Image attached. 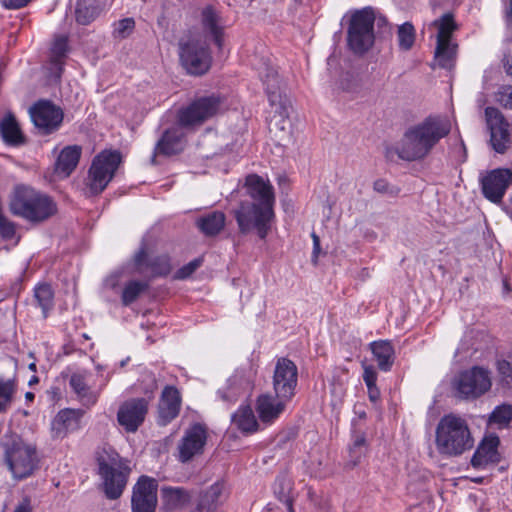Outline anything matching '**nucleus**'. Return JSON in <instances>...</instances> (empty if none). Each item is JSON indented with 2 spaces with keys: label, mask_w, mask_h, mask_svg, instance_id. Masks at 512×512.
Masks as SVG:
<instances>
[{
  "label": "nucleus",
  "mask_w": 512,
  "mask_h": 512,
  "mask_svg": "<svg viewBox=\"0 0 512 512\" xmlns=\"http://www.w3.org/2000/svg\"><path fill=\"white\" fill-rule=\"evenodd\" d=\"M447 133L446 115H429L405 131L403 138L395 147V152L406 161L422 159Z\"/></svg>",
  "instance_id": "nucleus-1"
},
{
  "label": "nucleus",
  "mask_w": 512,
  "mask_h": 512,
  "mask_svg": "<svg viewBox=\"0 0 512 512\" xmlns=\"http://www.w3.org/2000/svg\"><path fill=\"white\" fill-rule=\"evenodd\" d=\"M220 110V99L215 96L202 97L194 101L179 115V126L167 130L155 147V154L173 155L183 150V127L201 125Z\"/></svg>",
  "instance_id": "nucleus-2"
},
{
  "label": "nucleus",
  "mask_w": 512,
  "mask_h": 512,
  "mask_svg": "<svg viewBox=\"0 0 512 512\" xmlns=\"http://www.w3.org/2000/svg\"><path fill=\"white\" fill-rule=\"evenodd\" d=\"M259 76L266 87L271 108L269 111V130L279 140H284L289 137L291 132V100L282 93L281 81L274 67L263 63L259 68Z\"/></svg>",
  "instance_id": "nucleus-3"
},
{
  "label": "nucleus",
  "mask_w": 512,
  "mask_h": 512,
  "mask_svg": "<svg viewBox=\"0 0 512 512\" xmlns=\"http://www.w3.org/2000/svg\"><path fill=\"white\" fill-rule=\"evenodd\" d=\"M12 214L31 223H41L56 213V204L46 194L28 186H17L11 196Z\"/></svg>",
  "instance_id": "nucleus-4"
},
{
  "label": "nucleus",
  "mask_w": 512,
  "mask_h": 512,
  "mask_svg": "<svg viewBox=\"0 0 512 512\" xmlns=\"http://www.w3.org/2000/svg\"><path fill=\"white\" fill-rule=\"evenodd\" d=\"M239 231L247 234L255 231L259 238L265 239L269 234L275 218L274 206L269 204L242 202L234 210Z\"/></svg>",
  "instance_id": "nucleus-5"
},
{
  "label": "nucleus",
  "mask_w": 512,
  "mask_h": 512,
  "mask_svg": "<svg viewBox=\"0 0 512 512\" xmlns=\"http://www.w3.org/2000/svg\"><path fill=\"white\" fill-rule=\"evenodd\" d=\"M5 463L15 480L31 477L39 469L40 458L35 445L15 439L5 448Z\"/></svg>",
  "instance_id": "nucleus-6"
},
{
  "label": "nucleus",
  "mask_w": 512,
  "mask_h": 512,
  "mask_svg": "<svg viewBox=\"0 0 512 512\" xmlns=\"http://www.w3.org/2000/svg\"><path fill=\"white\" fill-rule=\"evenodd\" d=\"M491 387V372L482 366L463 370L453 380L454 396L460 400H477L488 393Z\"/></svg>",
  "instance_id": "nucleus-7"
},
{
  "label": "nucleus",
  "mask_w": 512,
  "mask_h": 512,
  "mask_svg": "<svg viewBox=\"0 0 512 512\" xmlns=\"http://www.w3.org/2000/svg\"><path fill=\"white\" fill-rule=\"evenodd\" d=\"M99 475L103 480L106 496L117 499L126 486L130 468L117 453L101 455L98 458Z\"/></svg>",
  "instance_id": "nucleus-8"
},
{
  "label": "nucleus",
  "mask_w": 512,
  "mask_h": 512,
  "mask_svg": "<svg viewBox=\"0 0 512 512\" xmlns=\"http://www.w3.org/2000/svg\"><path fill=\"white\" fill-rule=\"evenodd\" d=\"M147 397L133 398L123 402L117 412V421L128 433H134L143 424L148 412L149 401L157 389L156 379L152 374L147 375Z\"/></svg>",
  "instance_id": "nucleus-9"
},
{
  "label": "nucleus",
  "mask_w": 512,
  "mask_h": 512,
  "mask_svg": "<svg viewBox=\"0 0 512 512\" xmlns=\"http://www.w3.org/2000/svg\"><path fill=\"white\" fill-rule=\"evenodd\" d=\"M375 14L371 8L356 11L350 20L348 28V45L357 54H363L374 44Z\"/></svg>",
  "instance_id": "nucleus-10"
},
{
  "label": "nucleus",
  "mask_w": 512,
  "mask_h": 512,
  "mask_svg": "<svg viewBox=\"0 0 512 512\" xmlns=\"http://www.w3.org/2000/svg\"><path fill=\"white\" fill-rule=\"evenodd\" d=\"M120 162V153L110 150L102 151L93 159L86 182L91 194H99L108 186Z\"/></svg>",
  "instance_id": "nucleus-11"
},
{
  "label": "nucleus",
  "mask_w": 512,
  "mask_h": 512,
  "mask_svg": "<svg viewBox=\"0 0 512 512\" xmlns=\"http://www.w3.org/2000/svg\"><path fill=\"white\" fill-rule=\"evenodd\" d=\"M179 57L182 66L192 75L206 73L212 62L207 42L202 36H193L181 43Z\"/></svg>",
  "instance_id": "nucleus-12"
},
{
  "label": "nucleus",
  "mask_w": 512,
  "mask_h": 512,
  "mask_svg": "<svg viewBox=\"0 0 512 512\" xmlns=\"http://www.w3.org/2000/svg\"><path fill=\"white\" fill-rule=\"evenodd\" d=\"M256 374L257 369L253 363L241 365L228 378L225 386L217 391V395L225 403L236 402L240 396L253 390Z\"/></svg>",
  "instance_id": "nucleus-13"
},
{
  "label": "nucleus",
  "mask_w": 512,
  "mask_h": 512,
  "mask_svg": "<svg viewBox=\"0 0 512 512\" xmlns=\"http://www.w3.org/2000/svg\"><path fill=\"white\" fill-rule=\"evenodd\" d=\"M430 38H435L436 45L434 57L430 67L445 69L448 66V12L443 13L438 19L428 25Z\"/></svg>",
  "instance_id": "nucleus-14"
},
{
  "label": "nucleus",
  "mask_w": 512,
  "mask_h": 512,
  "mask_svg": "<svg viewBox=\"0 0 512 512\" xmlns=\"http://www.w3.org/2000/svg\"><path fill=\"white\" fill-rule=\"evenodd\" d=\"M511 184L512 171L507 168L491 170L481 179V189L484 197L495 204L502 201Z\"/></svg>",
  "instance_id": "nucleus-15"
},
{
  "label": "nucleus",
  "mask_w": 512,
  "mask_h": 512,
  "mask_svg": "<svg viewBox=\"0 0 512 512\" xmlns=\"http://www.w3.org/2000/svg\"><path fill=\"white\" fill-rule=\"evenodd\" d=\"M297 367L287 358L277 361L273 375V389L277 396L291 399L297 385Z\"/></svg>",
  "instance_id": "nucleus-16"
},
{
  "label": "nucleus",
  "mask_w": 512,
  "mask_h": 512,
  "mask_svg": "<svg viewBox=\"0 0 512 512\" xmlns=\"http://www.w3.org/2000/svg\"><path fill=\"white\" fill-rule=\"evenodd\" d=\"M30 117L34 125L43 133L57 130L63 120V112L49 101H39L30 108Z\"/></svg>",
  "instance_id": "nucleus-17"
},
{
  "label": "nucleus",
  "mask_w": 512,
  "mask_h": 512,
  "mask_svg": "<svg viewBox=\"0 0 512 512\" xmlns=\"http://www.w3.org/2000/svg\"><path fill=\"white\" fill-rule=\"evenodd\" d=\"M207 440V433L201 424H194L188 428L177 445V458L186 463L201 454Z\"/></svg>",
  "instance_id": "nucleus-18"
},
{
  "label": "nucleus",
  "mask_w": 512,
  "mask_h": 512,
  "mask_svg": "<svg viewBox=\"0 0 512 512\" xmlns=\"http://www.w3.org/2000/svg\"><path fill=\"white\" fill-rule=\"evenodd\" d=\"M157 481L141 476L133 488V512H155L157 505Z\"/></svg>",
  "instance_id": "nucleus-19"
},
{
  "label": "nucleus",
  "mask_w": 512,
  "mask_h": 512,
  "mask_svg": "<svg viewBox=\"0 0 512 512\" xmlns=\"http://www.w3.org/2000/svg\"><path fill=\"white\" fill-rule=\"evenodd\" d=\"M485 115L490 130L491 145L496 152L504 153L509 144V125L501 112L496 108L487 107Z\"/></svg>",
  "instance_id": "nucleus-20"
},
{
  "label": "nucleus",
  "mask_w": 512,
  "mask_h": 512,
  "mask_svg": "<svg viewBox=\"0 0 512 512\" xmlns=\"http://www.w3.org/2000/svg\"><path fill=\"white\" fill-rule=\"evenodd\" d=\"M500 438L495 433L486 434L479 443L471 459L474 468H486L502 460L499 452Z\"/></svg>",
  "instance_id": "nucleus-21"
},
{
  "label": "nucleus",
  "mask_w": 512,
  "mask_h": 512,
  "mask_svg": "<svg viewBox=\"0 0 512 512\" xmlns=\"http://www.w3.org/2000/svg\"><path fill=\"white\" fill-rule=\"evenodd\" d=\"M134 266L138 273L151 276L167 275L171 270L168 256H151L144 245L134 257Z\"/></svg>",
  "instance_id": "nucleus-22"
},
{
  "label": "nucleus",
  "mask_w": 512,
  "mask_h": 512,
  "mask_svg": "<svg viewBox=\"0 0 512 512\" xmlns=\"http://www.w3.org/2000/svg\"><path fill=\"white\" fill-rule=\"evenodd\" d=\"M473 446L474 439L466 420L450 414V456L461 455L471 450Z\"/></svg>",
  "instance_id": "nucleus-23"
},
{
  "label": "nucleus",
  "mask_w": 512,
  "mask_h": 512,
  "mask_svg": "<svg viewBox=\"0 0 512 512\" xmlns=\"http://www.w3.org/2000/svg\"><path fill=\"white\" fill-rule=\"evenodd\" d=\"M290 400L291 399L279 397L276 394L273 396L269 393L258 396L256 401V411L261 423L265 425L273 424L284 412L286 405Z\"/></svg>",
  "instance_id": "nucleus-24"
},
{
  "label": "nucleus",
  "mask_w": 512,
  "mask_h": 512,
  "mask_svg": "<svg viewBox=\"0 0 512 512\" xmlns=\"http://www.w3.org/2000/svg\"><path fill=\"white\" fill-rule=\"evenodd\" d=\"M83 411L79 409H64L58 412L51 423L52 437L64 438L68 433L80 428Z\"/></svg>",
  "instance_id": "nucleus-25"
},
{
  "label": "nucleus",
  "mask_w": 512,
  "mask_h": 512,
  "mask_svg": "<svg viewBox=\"0 0 512 512\" xmlns=\"http://www.w3.org/2000/svg\"><path fill=\"white\" fill-rule=\"evenodd\" d=\"M180 405L181 399L179 391L172 386L165 387L158 407L159 423L166 425L171 422L178 415Z\"/></svg>",
  "instance_id": "nucleus-26"
},
{
  "label": "nucleus",
  "mask_w": 512,
  "mask_h": 512,
  "mask_svg": "<svg viewBox=\"0 0 512 512\" xmlns=\"http://www.w3.org/2000/svg\"><path fill=\"white\" fill-rule=\"evenodd\" d=\"M246 188L253 203L269 204L274 206L275 196L272 185L258 175H249L246 178Z\"/></svg>",
  "instance_id": "nucleus-27"
},
{
  "label": "nucleus",
  "mask_w": 512,
  "mask_h": 512,
  "mask_svg": "<svg viewBox=\"0 0 512 512\" xmlns=\"http://www.w3.org/2000/svg\"><path fill=\"white\" fill-rule=\"evenodd\" d=\"M90 373L87 370H77L70 376L69 384L78 399L85 406H92L97 402L98 393L87 384Z\"/></svg>",
  "instance_id": "nucleus-28"
},
{
  "label": "nucleus",
  "mask_w": 512,
  "mask_h": 512,
  "mask_svg": "<svg viewBox=\"0 0 512 512\" xmlns=\"http://www.w3.org/2000/svg\"><path fill=\"white\" fill-rule=\"evenodd\" d=\"M223 499L224 484L217 481L200 494L198 503L192 512H216Z\"/></svg>",
  "instance_id": "nucleus-29"
},
{
  "label": "nucleus",
  "mask_w": 512,
  "mask_h": 512,
  "mask_svg": "<svg viewBox=\"0 0 512 512\" xmlns=\"http://www.w3.org/2000/svg\"><path fill=\"white\" fill-rule=\"evenodd\" d=\"M163 507L168 511L182 509L191 500V494L183 487L163 486L161 488Z\"/></svg>",
  "instance_id": "nucleus-30"
},
{
  "label": "nucleus",
  "mask_w": 512,
  "mask_h": 512,
  "mask_svg": "<svg viewBox=\"0 0 512 512\" xmlns=\"http://www.w3.org/2000/svg\"><path fill=\"white\" fill-rule=\"evenodd\" d=\"M82 149L78 145L67 146L60 152L55 172L61 177H68L77 167Z\"/></svg>",
  "instance_id": "nucleus-31"
},
{
  "label": "nucleus",
  "mask_w": 512,
  "mask_h": 512,
  "mask_svg": "<svg viewBox=\"0 0 512 512\" xmlns=\"http://www.w3.org/2000/svg\"><path fill=\"white\" fill-rule=\"evenodd\" d=\"M371 351L379 369L389 371L394 362V348L389 341L380 340L371 343Z\"/></svg>",
  "instance_id": "nucleus-32"
},
{
  "label": "nucleus",
  "mask_w": 512,
  "mask_h": 512,
  "mask_svg": "<svg viewBox=\"0 0 512 512\" xmlns=\"http://www.w3.org/2000/svg\"><path fill=\"white\" fill-rule=\"evenodd\" d=\"M435 450H431L430 455L433 458H436L437 462H441L438 459V455L442 456L443 459H446L448 455V415H444L438 426L436 428V436H435ZM440 466H444V463H439Z\"/></svg>",
  "instance_id": "nucleus-33"
},
{
  "label": "nucleus",
  "mask_w": 512,
  "mask_h": 512,
  "mask_svg": "<svg viewBox=\"0 0 512 512\" xmlns=\"http://www.w3.org/2000/svg\"><path fill=\"white\" fill-rule=\"evenodd\" d=\"M225 214L220 211H214L197 219L196 224L202 233L206 236L217 235L225 225Z\"/></svg>",
  "instance_id": "nucleus-34"
},
{
  "label": "nucleus",
  "mask_w": 512,
  "mask_h": 512,
  "mask_svg": "<svg viewBox=\"0 0 512 512\" xmlns=\"http://www.w3.org/2000/svg\"><path fill=\"white\" fill-rule=\"evenodd\" d=\"M233 423L244 433L259 430V423L250 406H241L232 416Z\"/></svg>",
  "instance_id": "nucleus-35"
},
{
  "label": "nucleus",
  "mask_w": 512,
  "mask_h": 512,
  "mask_svg": "<svg viewBox=\"0 0 512 512\" xmlns=\"http://www.w3.org/2000/svg\"><path fill=\"white\" fill-rule=\"evenodd\" d=\"M0 133L3 140L11 145L23 143V135L15 117L8 113L0 122Z\"/></svg>",
  "instance_id": "nucleus-36"
},
{
  "label": "nucleus",
  "mask_w": 512,
  "mask_h": 512,
  "mask_svg": "<svg viewBox=\"0 0 512 512\" xmlns=\"http://www.w3.org/2000/svg\"><path fill=\"white\" fill-rule=\"evenodd\" d=\"M202 24L204 29L211 34L215 43L221 46L222 27L219 25L218 15L212 8L207 7L203 10Z\"/></svg>",
  "instance_id": "nucleus-37"
},
{
  "label": "nucleus",
  "mask_w": 512,
  "mask_h": 512,
  "mask_svg": "<svg viewBox=\"0 0 512 512\" xmlns=\"http://www.w3.org/2000/svg\"><path fill=\"white\" fill-rule=\"evenodd\" d=\"M68 52V39L66 36H58L55 38L50 52V61L57 70V75L62 69L63 60Z\"/></svg>",
  "instance_id": "nucleus-38"
},
{
  "label": "nucleus",
  "mask_w": 512,
  "mask_h": 512,
  "mask_svg": "<svg viewBox=\"0 0 512 512\" xmlns=\"http://www.w3.org/2000/svg\"><path fill=\"white\" fill-rule=\"evenodd\" d=\"M416 40V30L411 22H405L397 27V44L401 51H409Z\"/></svg>",
  "instance_id": "nucleus-39"
},
{
  "label": "nucleus",
  "mask_w": 512,
  "mask_h": 512,
  "mask_svg": "<svg viewBox=\"0 0 512 512\" xmlns=\"http://www.w3.org/2000/svg\"><path fill=\"white\" fill-rule=\"evenodd\" d=\"M512 421V405L501 404L496 406L489 416L488 424L497 425L498 428L508 427Z\"/></svg>",
  "instance_id": "nucleus-40"
},
{
  "label": "nucleus",
  "mask_w": 512,
  "mask_h": 512,
  "mask_svg": "<svg viewBox=\"0 0 512 512\" xmlns=\"http://www.w3.org/2000/svg\"><path fill=\"white\" fill-rule=\"evenodd\" d=\"M100 13L98 6L81 0L77 3L75 18L77 23L81 25L90 24Z\"/></svg>",
  "instance_id": "nucleus-41"
},
{
  "label": "nucleus",
  "mask_w": 512,
  "mask_h": 512,
  "mask_svg": "<svg viewBox=\"0 0 512 512\" xmlns=\"http://www.w3.org/2000/svg\"><path fill=\"white\" fill-rule=\"evenodd\" d=\"M34 297L42 309L43 316L47 317V313L53 307L54 293L51 286L48 284H39L35 287Z\"/></svg>",
  "instance_id": "nucleus-42"
},
{
  "label": "nucleus",
  "mask_w": 512,
  "mask_h": 512,
  "mask_svg": "<svg viewBox=\"0 0 512 512\" xmlns=\"http://www.w3.org/2000/svg\"><path fill=\"white\" fill-rule=\"evenodd\" d=\"M17 389L15 379L0 377V413L6 411L12 401Z\"/></svg>",
  "instance_id": "nucleus-43"
},
{
  "label": "nucleus",
  "mask_w": 512,
  "mask_h": 512,
  "mask_svg": "<svg viewBox=\"0 0 512 512\" xmlns=\"http://www.w3.org/2000/svg\"><path fill=\"white\" fill-rule=\"evenodd\" d=\"M146 288L147 284L142 281L134 280L127 282L122 290V303L126 306L130 305Z\"/></svg>",
  "instance_id": "nucleus-44"
},
{
  "label": "nucleus",
  "mask_w": 512,
  "mask_h": 512,
  "mask_svg": "<svg viewBox=\"0 0 512 512\" xmlns=\"http://www.w3.org/2000/svg\"><path fill=\"white\" fill-rule=\"evenodd\" d=\"M428 472L418 465H414L408 473V489L414 492L418 485H421L428 479Z\"/></svg>",
  "instance_id": "nucleus-45"
},
{
  "label": "nucleus",
  "mask_w": 512,
  "mask_h": 512,
  "mask_svg": "<svg viewBox=\"0 0 512 512\" xmlns=\"http://www.w3.org/2000/svg\"><path fill=\"white\" fill-rule=\"evenodd\" d=\"M441 389H442V391L435 395L433 403L429 407V410H428L429 421L436 420L440 416L441 412L444 410V408L446 406L448 396L445 393V387H442Z\"/></svg>",
  "instance_id": "nucleus-46"
},
{
  "label": "nucleus",
  "mask_w": 512,
  "mask_h": 512,
  "mask_svg": "<svg viewBox=\"0 0 512 512\" xmlns=\"http://www.w3.org/2000/svg\"><path fill=\"white\" fill-rule=\"evenodd\" d=\"M135 22L133 18H124L114 24L113 35L116 38H127L134 30Z\"/></svg>",
  "instance_id": "nucleus-47"
},
{
  "label": "nucleus",
  "mask_w": 512,
  "mask_h": 512,
  "mask_svg": "<svg viewBox=\"0 0 512 512\" xmlns=\"http://www.w3.org/2000/svg\"><path fill=\"white\" fill-rule=\"evenodd\" d=\"M276 485L281 486V490L278 491L277 488L275 487V494H277L280 500L284 502L287 512H294L292 507V501L288 494L285 492V490H290V481L282 477L277 480Z\"/></svg>",
  "instance_id": "nucleus-48"
},
{
  "label": "nucleus",
  "mask_w": 512,
  "mask_h": 512,
  "mask_svg": "<svg viewBox=\"0 0 512 512\" xmlns=\"http://www.w3.org/2000/svg\"><path fill=\"white\" fill-rule=\"evenodd\" d=\"M497 371L501 377V382L504 386L510 387L512 385V365L506 360L497 361Z\"/></svg>",
  "instance_id": "nucleus-49"
},
{
  "label": "nucleus",
  "mask_w": 512,
  "mask_h": 512,
  "mask_svg": "<svg viewBox=\"0 0 512 512\" xmlns=\"http://www.w3.org/2000/svg\"><path fill=\"white\" fill-rule=\"evenodd\" d=\"M128 278L125 270H117L112 272L104 281V285L110 289H116L120 287Z\"/></svg>",
  "instance_id": "nucleus-50"
},
{
  "label": "nucleus",
  "mask_w": 512,
  "mask_h": 512,
  "mask_svg": "<svg viewBox=\"0 0 512 512\" xmlns=\"http://www.w3.org/2000/svg\"><path fill=\"white\" fill-rule=\"evenodd\" d=\"M201 264L199 259L189 262L177 271V278L184 279L189 277Z\"/></svg>",
  "instance_id": "nucleus-51"
},
{
  "label": "nucleus",
  "mask_w": 512,
  "mask_h": 512,
  "mask_svg": "<svg viewBox=\"0 0 512 512\" xmlns=\"http://www.w3.org/2000/svg\"><path fill=\"white\" fill-rule=\"evenodd\" d=\"M363 380L366 386L376 385L377 373L372 366L364 365Z\"/></svg>",
  "instance_id": "nucleus-52"
},
{
  "label": "nucleus",
  "mask_w": 512,
  "mask_h": 512,
  "mask_svg": "<svg viewBox=\"0 0 512 512\" xmlns=\"http://www.w3.org/2000/svg\"><path fill=\"white\" fill-rule=\"evenodd\" d=\"M365 444V439L364 437L362 436H359L355 439L354 443H353V446L351 447L350 449V452L352 454V457L354 458L353 460V464L356 465L357 464V461L358 459L360 458L361 456V452H358L357 450H361L362 447L364 446Z\"/></svg>",
  "instance_id": "nucleus-53"
},
{
  "label": "nucleus",
  "mask_w": 512,
  "mask_h": 512,
  "mask_svg": "<svg viewBox=\"0 0 512 512\" xmlns=\"http://www.w3.org/2000/svg\"><path fill=\"white\" fill-rule=\"evenodd\" d=\"M455 29H457V24L454 21L452 14H450V35L452 34V32ZM457 49H458V44L454 43L452 40V37L450 36V67L452 66V61H453L454 57L456 56Z\"/></svg>",
  "instance_id": "nucleus-54"
},
{
  "label": "nucleus",
  "mask_w": 512,
  "mask_h": 512,
  "mask_svg": "<svg viewBox=\"0 0 512 512\" xmlns=\"http://www.w3.org/2000/svg\"><path fill=\"white\" fill-rule=\"evenodd\" d=\"M408 512H433V507L429 500H423L418 504L411 505Z\"/></svg>",
  "instance_id": "nucleus-55"
},
{
  "label": "nucleus",
  "mask_w": 512,
  "mask_h": 512,
  "mask_svg": "<svg viewBox=\"0 0 512 512\" xmlns=\"http://www.w3.org/2000/svg\"><path fill=\"white\" fill-rule=\"evenodd\" d=\"M32 0H2L3 5L8 9H20Z\"/></svg>",
  "instance_id": "nucleus-56"
},
{
  "label": "nucleus",
  "mask_w": 512,
  "mask_h": 512,
  "mask_svg": "<svg viewBox=\"0 0 512 512\" xmlns=\"http://www.w3.org/2000/svg\"><path fill=\"white\" fill-rule=\"evenodd\" d=\"M373 188L375 191L379 193H392V189L387 181L383 179L376 180L374 182Z\"/></svg>",
  "instance_id": "nucleus-57"
},
{
  "label": "nucleus",
  "mask_w": 512,
  "mask_h": 512,
  "mask_svg": "<svg viewBox=\"0 0 512 512\" xmlns=\"http://www.w3.org/2000/svg\"><path fill=\"white\" fill-rule=\"evenodd\" d=\"M31 500L28 497H24L15 507L13 512H31Z\"/></svg>",
  "instance_id": "nucleus-58"
},
{
  "label": "nucleus",
  "mask_w": 512,
  "mask_h": 512,
  "mask_svg": "<svg viewBox=\"0 0 512 512\" xmlns=\"http://www.w3.org/2000/svg\"><path fill=\"white\" fill-rule=\"evenodd\" d=\"M501 102L505 107L512 109V86L504 89L501 93Z\"/></svg>",
  "instance_id": "nucleus-59"
},
{
  "label": "nucleus",
  "mask_w": 512,
  "mask_h": 512,
  "mask_svg": "<svg viewBox=\"0 0 512 512\" xmlns=\"http://www.w3.org/2000/svg\"><path fill=\"white\" fill-rule=\"evenodd\" d=\"M368 396L372 402H377L380 398V391L376 385L367 386Z\"/></svg>",
  "instance_id": "nucleus-60"
},
{
  "label": "nucleus",
  "mask_w": 512,
  "mask_h": 512,
  "mask_svg": "<svg viewBox=\"0 0 512 512\" xmlns=\"http://www.w3.org/2000/svg\"><path fill=\"white\" fill-rule=\"evenodd\" d=\"M312 238H313V257L317 258V255L320 251V239L315 233L312 234Z\"/></svg>",
  "instance_id": "nucleus-61"
},
{
  "label": "nucleus",
  "mask_w": 512,
  "mask_h": 512,
  "mask_svg": "<svg viewBox=\"0 0 512 512\" xmlns=\"http://www.w3.org/2000/svg\"><path fill=\"white\" fill-rule=\"evenodd\" d=\"M507 22H512V0L509 1V7L506 10Z\"/></svg>",
  "instance_id": "nucleus-62"
},
{
  "label": "nucleus",
  "mask_w": 512,
  "mask_h": 512,
  "mask_svg": "<svg viewBox=\"0 0 512 512\" xmlns=\"http://www.w3.org/2000/svg\"><path fill=\"white\" fill-rule=\"evenodd\" d=\"M505 70H506V73L508 75H511L512 76V59L510 60H507L506 64H505Z\"/></svg>",
  "instance_id": "nucleus-63"
},
{
  "label": "nucleus",
  "mask_w": 512,
  "mask_h": 512,
  "mask_svg": "<svg viewBox=\"0 0 512 512\" xmlns=\"http://www.w3.org/2000/svg\"><path fill=\"white\" fill-rule=\"evenodd\" d=\"M25 398L27 401H32L34 399V394L32 392H27L25 394Z\"/></svg>",
  "instance_id": "nucleus-64"
}]
</instances>
